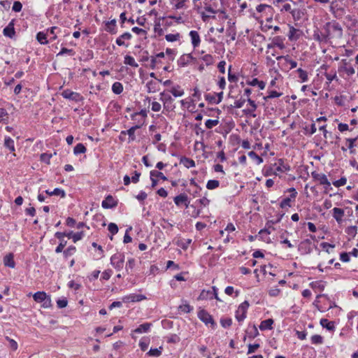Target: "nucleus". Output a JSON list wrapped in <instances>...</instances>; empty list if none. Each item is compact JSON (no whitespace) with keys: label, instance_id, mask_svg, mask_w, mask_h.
I'll return each mask as SVG.
<instances>
[{"label":"nucleus","instance_id":"f257e3e1","mask_svg":"<svg viewBox=\"0 0 358 358\" xmlns=\"http://www.w3.org/2000/svg\"><path fill=\"white\" fill-rule=\"evenodd\" d=\"M324 29L327 34H324V39L331 38H341L343 36V28L336 20L327 22L324 25Z\"/></svg>","mask_w":358,"mask_h":358},{"label":"nucleus","instance_id":"f03ea898","mask_svg":"<svg viewBox=\"0 0 358 358\" xmlns=\"http://www.w3.org/2000/svg\"><path fill=\"white\" fill-rule=\"evenodd\" d=\"M110 264L117 271L123 268L124 263V255L123 253H115L110 257Z\"/></svg>","mask_w":358,"mask_h":358},{"label":"nucleus","instance_id":"7ed1b4c3","mask_svg":"<svg viewBox=\"0 0 358 358\" xmlns=\"http://www.w3.org/2000/svg\"><path fill=\"white\" fill-rule=\"evenodd\" d=\"M198 317L206 325L210 324L212 329H215L216 323L214 321L213 317L205 310L202 309L198 312Z\"/></svg>","mask_w":358,"mask_h":358},{"label":"nucleus","instance_id":"20e7f679","mask_svg":"<svg viewBox=\"0 0 358 358\" xmlns=\"http://www.w3.org/2000/svg\"><path fill=\"white\" fill-rule=\"evenodd\" d=\"M249 303L248 301H245L239 305L235 315L238 322H241L245 319Z\"/></svg>","mask_w":358,"mask_h":358},{"label":"nucleus","instance_id":"39448f33","mask_svg":"<svg viewBox=\"0 0 358 358\" xmlns=\"http://www.w3.org/2000/svg\"><path fill=\"white\" fill-rule=\"evenodd\" d=\"M311 176L315 180L319 182L320 185H324V188L326 190H327L328 189H331V183L325 174L319 173H317L316 171H313L311 173Z\"/></svg>","mask_w":358,"mask_h":358},{"label":"nucleus","instance_id":"423d86ee","mask_svg":"<svg viewBox=\"0 0 358 358\" xmlns=\"http://www.w3.org/2000/svg\"><path fill=\"white\" fill-rule=\"evenodd\" d=\"M62 96L66 99L80 102L83 100V97L78 92H73L69 89L64 90L62 92Z\"/></svg>","mask_w":358,"mask_h":358},{"label":"nucleus","instance_id":"0eeeda50","mask_svg":"<svg viewBox=\"0 0 358 358\" xmlns=\"http://www.w3.org/2000/svg\"><path fill=\"white\" fill-rule=\"evenodd\" d=\"M288 192H291L290 196L285 198L282 200V201L280 203V206L282 208H285L286 207H291L292 204V200H294L297 195V192L294 187H291L288 189Z\"/></svg>","mask_w":358,"mask_h":358},{"label":"nucleus","instance_id":"6e6552de","mask_svg":"<svg viewBox=\"0 0 358 358\" xmlns=\"http://www.w3.org/2000/svg\"><path fill=\"white\" fill-rule=\"evenodd\" d=\"M117 205V202L111 195H108L101 203V206L106 209L115 208Z\"/></svg>","mask_w":358,"mask_h":358},{"label":"nucleus","instance_id":"1a4fd4ad","mask_svg":"<svg viewBox=\"0 0 358 358\" xmlns=\"http://www.w3.org/2000/svg\"><path fill=\"white\" fill-rule=\"evenodd\" d=\"M144 299H145V297L143 295L131 294L129 295L123 296L122 299V302L128 303L140 301Z\"/></svg>","mask_w":358,"mask_h":358},{"label":"nucleus","instance_id":"9d476101","mask_svg":"<svg viewBox=\"0 0 358 358\" xmlns=\"http://www.w3.org/2000/svg\"><path fill=\"white\" fill-rule=\"evenodd\" d=\"M3 34L5 36L9 37L10 38H12L15 36V28H14L13 20L10 22L9 24H8V26H6L3 29Z\"/></svg>","mask_w":358,"mask_h":358},{"label":"nucleus","instance_id":"9b49d317","mask_svg":"<svg viewBox=\"0 0 358 358\" xmlns=\"http://www.w3.org/2000/svg\"><path fill=\"white\" fill-rule=\"evenodd\" d=\"M132 38V36L129 32H124L121 36H120L118 38H117L115 42L116 44L119 46L125 45L126 47H128V44H125L124 40H130Z\"/></svg>","mask_w":358,"mask_h":358},{"label":"nucleus","instance_id":"f8f14e48","mask_svg":"<svg viewBox=\"0 0 358 358\" xmlns=\"http://www.w3.org/2000/svg\"><path fill=\"white\" fill-rule=\"evenodd\" d=\"M332 211L334 218L338 224L341 223L343 222V217L345 215L344 210L339 208H334Z\"/></svg>","mask_w":358,"mask_h":358},{"label":"nucleus","instance_id":"ddd939ff","mask_svg":"<svg viewBox=\"0 0 358 358\" xmlns=\"http://www.w3.org/2000/svg\"><path fill=\"white\" fill-rule=\"evenodd\" d=\"M106 27L105 30L111 34H115L117 33V29H116V20L113 19L110 21H108L105 23Z\"/></svg>","mask_w":358,"mask_h":358},{"label":"nucleus","instance_id":"4468645a","mask_svg":"<svg viewBox=\"0 0 358 358\" xmlns=\"http://www.w3.org/2000/svg\"><path fill=\"white\" fill-rule=\"evenodd\" d=\"M3 264L5 266H8L9 268H15V262L14 261V256L12 253H9L3 257Z\"/></svg>","mask_w":358,"mask_h":358},{"label":"nucleus","instance_id":"2eb2a0df","mask_svg":"<svg viewBox=\"0 0 358 358\" xmlns=\"http://www.w3.org/2000/svg\"><path fill=\"white\" fill-rule=\"evenodd\" d=\"M4 147L8 148L11 152H13V155L15 156V143L14 141L10 136H6L4 138Z\"/></svg>","mask_w":358,"mask_h":358},{"label":"nucleus","instance_id":"dca6fc26","mask_svg":"<svg viewBox=\"0 0 358 358\" xmlns=\"http://www.w3.org/2000/svg\"><path fill=\"white\" fill-rule=\"evenodd\" d=\"M342 63L343 64L342 68L348 76H350L355 73V69L352 66V65L348 62H347L346 59H343Z\"/></svg>","mask_w":358,"mask_h":358},{"label":"nucleus","instance_id":"f3484780","mask_svg":"<svg viewBox=\"0 0 358 358\" xmlns=\"http://www.w3.org/2000/svg\"><path fill=\"white\" fill-rule=\"evenodd\" d=\"M189 36L192 40V44L194 48H196L199 45L201 40L199 33L196 31H191L189 32Z\"/></svg>","mask_w":358,"mask_h":358},{"label":"nucleus","instance_id":"a211bd4d","mask_svg":"<svg viewBox=\"0 0 358 358\" xmlns=\"http://www.w3.org/2000/svg\"><path fill=\"white\" fill-rule=\"evenodd\" d=\"M193 57L191 55L187 54L182 55L178 60V64L180 66H187L192 60Z\"/></svg>","mask_w":358,"mask_h":358},{"label":"nucleus","instance_id":"6ab92c4d","mask_svg":"<svg viewBox=\"0 0 358 358\" xmlns=\"http://www.w3.org/2000/svg\"><path fill=\"white\" fill-rule=\"evenodd\" d=\"M161 80H158V81L150 80L149 81L146 86L148 87V92L149 93H153L159 90V83H161Z\"/></svg>","mask_w":358,"mask_h":358},{"label":"nucleus","instance_id":"aec40b11","mask_svg":"<svg viewBox=\"0 0 358 358\" xmlns=\"http://www.w3.org/2000/svg\"><path fill=\"white\" fill-rule=\"evenodd\" d=\"M160 100L163 101L165 108L169 106L173 101L171 95L166 94L164 92L160 93Z\"/></svg>","mask_w":358,"mask_h":358},{"label":"nucleus","instance_id":"412c9836","mask_svg":"<svg viewBox=\"0 0 358 358\" xmlns=\"http://www.w3.org/2000/svg\"><path fill=\"white\" fill-rule=\"evenodd\" d=\"M151 325V323H143L139 325L136 329H134V332L136 334H142L148 332L150 330Z\"/></svg>","mask_w":358,"mask_h":358},{"label":"nucleus","instance_id":"4be33fe9","mask_svg":"<svg viewBox=\"0 0 358 358\" xmlns=\"http://www.w3.org/2000/svg\"><path fill=\"white\" fill-rule=\"evenodd\" d=\"M273 324V320L272 319H267V320H263L259 325V329L262 331L266 330V329H271L273 328V327H272Z\"/></svg>","mask_w":358,"mask_h":358},{"label":"nucleus","instance_id":"5701e85b","mask_svg":"<svg viewBox=\"0 0 358 358\" xmlns=\"http://www.w3.org/2000/svg\"><path fill=\"white\" fill-rule=\"evenodd\" d=\"M180 164H183L187 169L195 166V162L186 157H183L180 159Z\"/></svg>","mask_w":358,"mask_h":358},{"label":"nucleus","instance_id":"b1692460","mask_svg":"<svg viewBox=\"0 0 358 358\" xmlns=\"http://www.w3.org/2000/svg\"><path fill=\"white\" fill-rule=\"evenodd\" d=\"M173 201L176 206H180L183 204L184 201H187V196L185 194H180L175 196Z\"/></svg>","mask_w":358,"mask_h":358},{"label":"nucleus","instance_id":"393cba45","mask_svg":"<svg viewBox=\"0 0 358 358\" xmlns=\"http://www.w3.org/2000/svg\"><path fill=\"white\" fill-rule=\"evenodd\" d=\"M282 59H284L286 62L289 63L290 64V69H294L297 66V62L296 61H294L291 59L289 57V55L286 56H278L276 57L277 60H280Z\"/></svg>","mask_w":358,"mask_h":358},{"label":"nucleus","instance_id":"a878e982","mask_svg":"<svg viewBox=\"0 0 358 358\" xmlns=\"http://www.w3.org/2000/svg\"><path fill=\"white\" fill-rule=\"evenodd\" d=\"M273 45L274 47H278L280 49L282 50L285 48L283 38H282L280 36H275L273 38Z\"/></svg>","mask_w":358,"mask_h":358},{"label":"nucleus","instance_id":"bb28decb","mask_svg":"<svg viewBox=\"0 0 358 358\" xmlns=\"http://www.w3.org/2000/svg\"><path fill=\"white\" fill-rule=\"evenodd\" d=\"M136 260L134 258H130L126 263L125 271L127 274H130L134 268Z\"/></svg>","mask_w":358,"mask_h":358},{"label":"nucleus","instance_id":"cd10ccee","mask_svg":"<svg viewBox=\"0 0 358 358\" xmlns=\"http://www.w3.org/2000/svg\"><path fill=\"white\" fill-rule=\"evenodd\" d=\"M140 127H141V126H139V125H135L134 127H131L128 130H126V132L129 138V141H133L136 139L135 131L136 129H139Z\"/></svg>","mask_w":358,"mask_h":358},{"label":"nucleus","instance_id":"c85d7f7f","mask_svg":"<svg viewBox=\"0 0 358 358\" xmlns=\"http://www.w3.org/2000/svg\"><path fill=\"white\" fill-rule=\"evenodd\" d=\"M47 296L44 292H37L33 295L34 301L37 303H42Z\"/></svg>","mask_w":358,"mask_h":358},{"label":"nucleus","instance_id":"c756f323","mask_svg":"<svg viewBox=\"0 0 358 358\" xmlns=\"http://www.w3.org/2000/svg\"><path fill=\"white\" fill-rule=\"evenodd\" d=\"M320 324L322 327L330 331L334 330L335 328L334 322H329L327 319H321Z\"/></svg>","mask_w":358,"mask_h":358},{"label":"nucleus","instance_id":"7c9ffc66","mask_svg":"<svg viewBox=\"0 0 358 358\" xmlns=\"http://www.w3.org/2000/svg\"><path fill=\"white\" fill-rule=\"evenodd\" d=\"M175 97L182 96L184 94L183 90L180 89L179 85L173 87L169 90Z\"/></svg>","mask_w":358,"mask_h":358},{"label":"nucleus","instance_id":"2f4dec72","mask_svg":"<svg viewBox=\"0 0 358 358\" xmlns=\"http://www.w3.org/2000/svg\"><path fill=\"white\" fill-rule=\"evenodd\" d=\"M112 91L115 94H120L123 91V85L120 82H115L112 85Z\"/></svg>","mask_w":358,"mask_h":358},{"label":"nucleus","instance_id":"473e14b6","mask_svg":"<svg viewBox=\"0 0 358 358\" xmlns=\"http://www.w3.org/2000/svg\"><path fill=\"white\" fill-rule=\"evenodd\" d=\"M191 243V239H180L177 241L176 244L182 249L187 250Z\"/></svg>","mask_w":358,"mask_h":358},{"label":"nucleus","instance_id":"72a5a7b5","mask_svg":"<svg viewBox=\"0 0 358 358\" xmlns=\"http://www.w3.org/2000/svg\"><path fill=\"white\" fill-rule=\"evenodd\" d=\"M48 34L40 31L36 35V39L41 44H48V41L47 40Z\"/></svg>","mask_w":358,"mask_h":358},{"label":"nucleus","instance_id":"f704fd0d","mask_svg":"<svg viewBox=\"0 0 358 358\" xmlns=\"http://www.w3.org/2000/svg\"><path fill=\"white\" fill-rule=\"evenodd\" d=\"M124 63L127 65H129L134 68L138 66V64L135 62L134 59L130 55H126L124 57Z\"/></svg>","mask_w":358,"mask_h":358},{"label":"nucleus","instance_id":"c9c22d12","mask_svg":"<svg viewBox=\"0 0 358 358\" xmlns=\"http://www.w3.org/2000/svg\"><path fill=\"white\" fill-rule=\"evenodd\" d=\"M108 229L109 232L111 234L110 239L113 240V236L118 232V227L116 224L111 222L108 224Z\"/></svg>","mask_w":358,"mask_h":358},{"label":"nucleus","instance_id":"e433bc0d","mask_svg":"<svg viewBox=\"0 0 358 358\" xmlns=\"http://www.w3.org/2000/svg\"><path fill=\"white\" fill-rule=\"evenodd\" d=\"M86 150L87 149L83 143H78L73 149V152L75 155H78L85 153Z\"/></svg>","mask_w":358,"mask_h":358},{"label":"nucleus","instance_id":"4c0bfd02","mask_svg":"<svg viewBox=\"0 0 358 358\" xmlns=\"http://www.w3.org/2000/svg\"><path fill=\"white\" fill-rule=\"evenodd\" d=\"M296 72L298 73L299 78L301 80V82L304 83L308 80V73L306 71L299 68L296 70Z\"/></svg>","mask_w":358,"mask_h":358},{"label":"nucleus","instance_id":"58836bf2","mask_svg":"<svg viewBox=\"0 0 358 358\" xmlns=\"http://www.w3.org/2000/svg\"><path fill=\"white\" fill-rule=\"evenodd\" d=\"M220 185V182L217 180H210L208 181L206 184V188L208 189H214L218 187Z\"/></svg>","mask_w":358,"mask_h":358},{"label":"nucleus","instance_id":"ea45409f","mask_svg":"<svg viewBox=\"0 0 358 358\" xmlns=\"http://www.w3.org/2000/svg\"><path fill=\"white\" fill-rule=\"evenodd\" d=\"M310 339H311L312 343L315 344V345L322 344L323 341H324L323 337L321 336L320 335H317V334L312 336Z\"/></svg>","mask_w":358,"mask_h":358},{"label":"nucleus","instance_id":"a19ab883","mask_svg":"<svg viewBox=\"0 0 358 358\" xmlns=\"http://www.w3.org/2000/svg\"><path fill=\"white\" fill-rule=\"evenodd\" d=\"M250 85L252 86L257 85L260 90H264L266 86V83L264 81H259L257 78L252 79Z\"/></svg>","mask_w":358,"mask_h":358},{"label":"nucleus","instance_id":"79ce46f5","mask_svg":"<svg viewBox=\"0 0 358 358\" xmlns=\"http://www.w3.org/2000/svg\"><path fill=\"white\" fill-rule=\"evenodd\" d=\"M150 175H151V176H155V178H159L163 180H167V178L164 175L163 173L156 170H152L150 172Z\"/></svg>","mask_w":358,"mask_h":358},{"label":"nucleus","instance_id":"37998d69","mask_svg":"<svg viewBox=\"0 0 358 358\" xmlns=\"http://www.w3.org/2000/svg\"><path fill=\"white\" fill-rule=\"evenodd\" d=\"M76 250V248L73 245L69 246L66 250H64V255L66 258H67L69 256L73 255Z\"/></svg>","mask_w":358,"mask_h":358},{"label":"nucleus","instance_id":"c03bdc74","mask_svg":"<svg viewBox=\"0 0 358 358\" xmlns=\"http://www.w3.org/2000/svg\"><path fill=\"white\" fill-rule=\"evenodd\" d=\"M165 38L169 42H174L178 41L180 38V34H166L165 36Z\"/></svg>","mask_w":358,"mask_h":358},{"label":"nucleus","instance_id":"a18cd8bd","mask_svg":"<svg viewBox=\"0 0 358 358\" xmlns=\"http://www.w3.org/2000/svg\"><path fill=\"white\" fill-rule=\"evenodd\" d=\"M247 101L251 106V109H248V110H244V111L245 112V113L252 114L257 109V104L255 103V102L253 100H252L250 98H248L247 99Z\"/></svg>","mask_w":358,"mask_h":358},{"label":"nucleus","instance_id":"49530a36","mask_svg":"<svg viewBox=\"0 0 358 358\" xmlns=\"http://www.w3.org/2000/svg\"><path fill=\"white\" fill-rule=\"evenodd\" d=\"M248 156L252 158V159L256 160L257 163L258 164H261L263 162V159L261 157H259L255 152L250 151L248 153Z\"/></svg>","mask_w":358,"mask_h":358},{"label":"nucleus","instance_id":"de8ad7c7","mask_svg":"<svg viewBox=\"0 0 358 358\" xmlns=\"http://www.w3.org/2000/svg\"><path fill=\"white\" fill-rule=\"evenodd\" d=\"M282 95V93L278 92L274 90H271L268 92V94L266 96H264V100H268L269 99H273L276 97H280Z\"/></svg>","mask_w":358,"mask_h":358},{"label":"nucleus","instance_id":"09e8293b","mask_svg":"<svg viewBox=\"0 0 358 358\" xmlns=\"http://www.w3.org/2000/svg\"><path fill=\"white\" fill-rule=\"evenodd\" d=\"M291 14L295 20H299L301 19V15H303V13L299 9H293V10L291 11Z\"/></svg>","mask_w":358,"mask_h":358},{"label":"nucleus","instance_id":"8fccbe9b","mask_svg":"<svg viewBox=\"0 0 358 358\" xmlns=\"http://www.w3.org/2000/svg\"><path fill=\"white\" fill-rule=\"evenodd\" d=\"M162 348H151L149 352H148V355L152 357H159L162 354L161 351Z\"/></svg>","mask_w":358,"mask_h":358},{"label":"nucleus","instance_id":"3c124183","mask_svg":"<svg viewBox=\"0 0 358 358\" xmlns=\"http://www.w3.org/2000/svg\"><path fill=\"white\" fill-rule=\"evenodd\" d=\"M218 123H219L218 120H210V119H209V120H206L205 124H206V128L212 129L213 127H214L216 125H217Z\"/></svg>","mask_w":358,"mask_h":358},{"label":"nucleus","instance_id":"603ef678","mask_svg":"<svg viewBox=\"0 0 358 358\" xmlns=\"http://www.w3.org/2000/svg\"><path fill=\"white\" fill-rule=\"evenodd\" d=\"M346 182L347 178L345 177H341L339 180L333 182V185L336 187H339L345 185Z\"/></svg>","mask_w":358,"mask_h":358},{"label":"nucleus","instance_id":"864d4df0","mask_svg":"<svg viewBox=\"0 0 358 358\" xmlns=\"http://www.w3.org/2000/svg\"><path fill=\"white\" fill-rule=\"evenodd\" d=\"M52 157V154L43 153L40 156L41 161L48 164H50V160Z\"/></svg>","mask_w":358,"mask_h":358},{"label":"nucleus","instance_id":"5fc2aeb1","mask_svg":"<svg viewBox=\"0 0 358 358\" xmlns=\"http://www.w3.org/2000/svg\"><path fill=\"white\" fill-rule=\"evenodd\" d=\"M220 323L224 328H227L231 325L232 320L231 318H222L220 320Z\"/></svg>","mask_w":358,"mask_h":358},{"label":"nucleus","instance_id":"6e6d98bb","mask_svg":"<svg viewBox=\"0 0 358 358\" xmlns=\"http://www.w3.org/2000/svg\"><path fill=\"white\" fill-rule=\"evenodd\" d=\"M75 52L72 49H68L66 48H62L60 52L57 55V56H62L64 54H69L70 55H73Z\"/></svg>","mask_w":358,"mask_h":358},{"label":"nucleus","instance_id":"4d7b16f0","mask_svg":"<svg viewBox=\"0 0 358 358\" xmlns=\"http://www.w3.org/2000/svg\"><path fill=\"white\" fill-rule=\"evenodd\" d=\"M52 194H53V196H60L62 198H64L66 196L64 190L60 188H55L52 191Z\"/></svg>","mask_w":358,"mask_h":358},{"label":"nucleus","instance_id":"13d9d810","mask_svg":"<svg viewBox=\"0 0 358 358\" xmlns=\"http://www.w3.org/2000/svg\"><path fill=\"white\" fill-rule=\"evenodd\" d=\"M179 309L184 313H189L193 310V308L188 303H185L179 306Z\"/></svg>","mask_w":358,"mask_h":358},{"label":"nucleus","instance_id":"bf43d9fd","mask_svg":"<svg viewBox=\"0 0 358 358\" xmlns=\"http://www.w3.org/2000/svg\"><path fill=\"white\" fill-rule=\"evenodd\" d=\"M83 236H84L83 231H80V232L74 233L72 235L73 241L74 243H76L77 241L81 240L83 238Z\"/></svg>","mask_w":358,"mask_h":358},{"label":"nucleus","instance_id":"052dcab7","mask_svg":"<svg viewBox=\"0 0 358 358\" xmlns=\"http://www.w3.org/2000/svg\"><path fill=\"white\" fill-rule=\"evenodd\" d=\"M68 304L67 299L66 298L59 299L57 301V305L59 308H65Z\"/></svg>","mask_w":358,"mask_h":358},{"label":"nucleus","instance_id":"680f3d73","mask_svg":"<svg viewBox=\"0 0 358 358\" xmlns=\"http://www.w3.org/2000/svg\"><path fill=\"white\" fill-rule=\"evenodd\" d=\"M6 340L9 343L10 348L12 349L13 351H15L17 349V343L15 340L10 338L8 337H6Z\"/></svg>","mask_w":358,"mask_h":358},{"label":"nucleus","instance_id":"e2e57ef3","mask_svg":"<svg viewBox=\"0 0 358 358\" xmlns=\"http://www.w3.org/2000/svg\"><path fill=\"white\" fill-rule=\"evenodd\" d=\"M202 59L207 66L210 65L213 63V57L211 55H206L202 57Z\"/></svg>","mask_w":358,"mask_h":358},{"label":"nucleus","instance_id":"0e129e2a","mask_svg":"<svg viewBox=\"0 0 358 358\" xmlns=\"http://www.w3.org/2000/svg\"><path fill=\"white\" fill-rule=\"evenodd\" d=\"M259 348V344H258V343L249 344L248 355L255 352Z\"/></svg>","mask_w":358,"mask_h":358},{"label":"nucleus","instance_id":"69168bd1","mask_svg":"<svg viewBox=\"0 0 358 358\" xmlns=\"http://www.w3.org/2000/svg\"><path fill=\"white\" fill-rule=\"evenodd\" d=\"M112 273H113V271L110 269H107V270L104 271L102 273L101 279L105 280H109Z\"/></svg>","mask_w":358,"mask_h":358},{"label":"nucleus","instance_id":"338daca9","mask_svg":"<svg viewBox=\"0 0 358 358\" xmlns=\"http://www.w3.org/2000/svg\"><path fill=\"white\" fill-rule=\"evenodd\" d=\"M42 306L45 308H50L52 306L51 298L49 295L45 296V300L42 302Z\"/></svg>","mask_w":358,"mask_h":358},{"label":"nucleus","instance_id":"774afa93","mask_svg":"<svg viewBox=\"0 0 358 358\" xmlns=\"http://www.w3.org/2000/svg\"><path fill=\"white\" fill-rule=\"evenodd\" d=\"M22 8V4L20 1H15L13 3V6L12 8L13 11L20 12V11H21Z\"/></svg>","mask_w":358,"mask_h":358}]
</instances>
